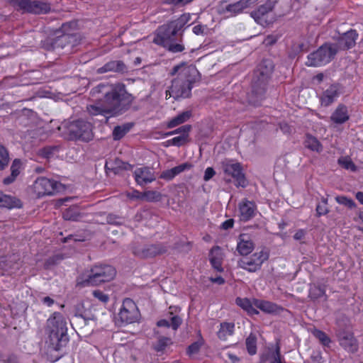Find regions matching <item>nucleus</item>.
Listing matches in <instances>:
<instances>
[{
	"label": "nucleus",
	"instance_id": "obj_26",
	"mask_svg": "<svg viewBox=\"0 0 363 363\" xmlns=\"http://www.w3.org/2000/svg\"><path fill=\"white\" fill-rule=\"evenodd\" d=\"M254 305L267 313H279L284 308L270 301L254 298Z\"/></svg>",
	"mask_w": 363,
	"mask_h": 363
},
{
	"label": "nucleus",
	"instance_id": "obj_2",
	"mask_svg": "<svg viewBox=\"0 0 363 363\" xmlns=\"http://www.w3.org/2000/svg\"><path fill=\"white\" fill-rule=\"evenodd\" d=\"M190 19L189 13H184L178 18L159 26L153 42L171 52H182L185 49L182 43L184 31L189 26Z\"/></svg>",
	"mask_w": 363,
	"mask_h": 363
},
{
	"label": "nucleus",
	"instance_id": "obj_11",
	"mask_svg": "<svg viewBox=\"0 0 363 363\" xmlns=\"http://www.w3.org/2000/svg\"><path fill=\"white\" fill-rule=\"evenodd\" d=\"M33 187L38 197L46 195H53L64 189L61 183L46 177L37 179L34 183Z\"/></svg>",
	"mask_w": 363,
	"mask_h": 363
},
{
	"label": "nucleus",
	"instance_id": "obj_8",
	"mask_svg": "<svg viewBox=\"0 0 363 363\" xmlns=\"http://www.w3.org/2000/svg\"><path fill=\"white\" fill-rule=\"evenodd\" d=\"M271 73H266L256 68L252 79V90L249 95V102L254 106H259L266 92L267 83Z\"/></svg>",
	"mask_w": 363,
	"mask_h": 363
},
{
	"label": "nucleus",
	"instance_id": "obj_30",
	"mask_svg": "<svg viewBox=\"0 0 363 363\" xmlns=\"http://www.w3.org/2000/svg\"><path fill=\"white\" fill-rule=\"evenodd\" d=\"M209 259L212 267L218 272H222L223 254L219 246L213 247L209 253Z\"/></svg>",
	"mask_w": 363,
	"mask_h": 363
},
{
	"label": "nucleus",
	"instance_id": "obj_37",
	"mask_svg": "<svg viewBox=\"0 0 363 363\" xmlns=\"http://www.w3.org/2000/svg\"><path fill=\"white\" fill-rule=\"evenodd\" d=\"M133 123H126L121 125H117L113 130V138L114 140H119L128 133L133 127Z\"/></svg>",
	"mask_w": 363,
	"mask_h": 363
},
{
	"label": "nucleus",
	"instance_id": "obj_5",
	"mask_svg": "<svg viewBox=\"0 0 363 363\" xmlns=\"http://www.w3.org/2000/svg\"><path fill=\"white\" fill-rule=\"evenodd\" d=\"M58 129L62 137L67 140L89 142L94 138L91 123L83 119L64 121Z\"/></svg>",
	"mask_w": 363,
	"mask_h": 363
},
{
	"label": "nucleus",
	"instance_id": "obj_31",
	"mask_svg": "<svg viewBox=\"0 0 363 363\" xmlns=\"http://www.w3.org/2000/svg\"><path fill=\"white\" fill-rule=\"evenodd\" d=\"M21 162L19 159H15L11 166V174L3 179L4 185H9L13 183L20 174Z\"/></svg>",
	"mask_w": 363,
	"mask_h": 363
},
{
	"label": "nucleus",
	"instance_id": "obj_34",
	"mask_svg": "<svg viewBox=\"0 0 363 363\" xmlns=\"http://www.w3.org/2000/svg\"><path fill=\"white\" fill-rule=\"evenodd\" d=\"M235 303L251 315H257L259 313V311L256 309V307L254 305V298L252 301H250L248 298H242L238 297L236 298Z\"/></svg>",
	"mask_w": 363,
	"mask_h": 363
},
{
	"label": "nucleus",
	"instance_id": "obj_24",
	"mask_svg": "<svg viewBox=\"0 0 363 363\" xmlns=\"http://www.w3.org/2000/svg\"><path fill=\"white\" fill-rule=\"evenodd\" d=\"M108 72L125 73L128 72L126 65L121 60L108 62L104 66L97 69V73L104 74Z\"/></svg>",
	"mask_w": 363,
	"mask_h": 363
},
{
	"label": "nucleus",
	"instance_id": "obj_18",
	"mask_svg": "<svg viewBox=\"0 0 363 363\" xmlns=\"http://www.w3.org/2000/svg\"><path fill=\"white\" fill-rule=\"evenodd\" d=\"M134 177L136 183L140 186H144L156 179L154 171L147 167L136 169L134 171Z\"/></svg>",
	"mask_w": 363,
	"mask_h": 363
},
{
	"label": "nucleus",
	"instance_id": "obj_29",
	"mask_svg": "<svg viewBox=\"0 0 363 363\" xmlns=\"http://www.w3.org/2000/svg\"><path fill=\"white\" fill-rule=\"evenodd\" d=\"M330 120L337 124H342L349 120L347 108L343 104H340L330 116Z\"/></svg>",
	"mask_w": 363,
	"mask_h": 363
},
{
	"label": "nucleus",
	"instance_id": "obj_16",
	"mask_svg": "<svg viewBox=\"0 0 363 363\" xmlns=\"http://www.w3.org/2000/svg\"><path fill=\"white\" fill-rule=\"evenodd\" d=\"M358 38L357 32L354 29L342 33L337 39L335 44H332L333 47H335L337 52L339 50H347L353 48L356 44Z\"/></svg>",
	"mask_w": 363,
	"mask_h": 363
},
{
	"label": "nucleus",
	"instance_id": "obj_28",
	"mask_svg": "<svg viewBox=\"0 0 363 363\" xmlns=\"http://www.w3.org/2000/svg\"><path fill=\"white\" fill-rule=\"evenodd\" d=\"M0 207L8 209L19 208L22 207V203L18 198L5 194L0 191Z\"/></svg>",
	"mask_w": 363,
	"mask_h": 363
},
{
	"label": "nucleus",
	"instance_id": "obj_17",
	"mask_svg": "<svg viewBox=\"0 0 363 363\" xmlns=\"http://www.w3.org/2000/svg\"><path fill=\"white\" fill-rule=\"evenodd\" d=\"M223 169L225 174L231 176L235 179L236 186L245 187L247 185V182L240 163L226 162L223 164Z\"/></svg>",
	"mask_w": 363,
	"mask_h": 363
},
{
	"label": "nucleus",
	"instance_id": "obj_64",
	"mask_svg": "<svg viewBox=\"0 0 363 363\" xmlns=\"http://www.w3.org/2000/svg\"><path fill=\"white\" fill-rule=\"evenodd\" d=\"M4 363H18L16 355L11 354L6 359L2 360Z\"/></svg>",
	"mask_w": 363,
	"mask_h": 363
},
{
	"label": "nucleus",
	"instance_id": "obj_4",
	"mask_svg": "<svg viewBox=\"0 0 363 363\" xmlns=\"http://www.w3.org/2000/svg\"><path fill=\"white\" fill-rule=\"evenodd\" d=\"M45 330L48 335L47 343L50 352L60 351L66 347L69 342L67 322L60 313H53L47 320Z\"/></svg>",
	"mask_w": 363,
	"mask_h": 363
},
{
	"label": "nucleus",
	"instance_id": "obj_58",
	"mask_svg": "<svg viewBox=\"0 0 363 363\" xmlns=\"http://www.w3.org/2000/svg\"><path fill=\"white\" fill-rule=\"evenodd\" d=\"M215 174L216 172L213 167H207L203 176L204 181H209Z\"/></svg>",
	"mask_w": 363,
	"mask_h": 363
},
{
	"label": "nucleus",
	"instance_id": "obj_3",
	"mask_svg": "<svg viewBox=\"0 0 363 363\" xmlns=\"http://www.w3.org/2000/svg\"><path fill=\"white\" fill-rule=\"evenodd\" d=\"M171 75L177 74L172 80V84L166 91V98L169 96L177 100L180 98L187 99L191 95L194 84L199 82L200 73L194 65L181 64L174 66Z\"/></svg>",
	"mask_w": 363,
	"mask_h": 363
},
{
	"label": "nucleus",
	"instance_id": "obj_47",
	"mask_svg": "<svg viewBox=\"0 0 363 363\" xmlns=\"http://www.w3.org/2000/svg\"><path fill=\"white\" fill-rule=\"evenodd\" d=\"M313 334L323 345L328 346L331 342L330 337L322 330L315 329Z\"/></svg>",
	"mask_w": 363,
	"mask_h": 363
},
{
	"label": "nucleus",
	"instance_id": "obj_7",
	"mask_svg": "<svg viewBox=\"0 0 363 363\" xmlns=\"http://www.w3.org/2000/svg\"><path fill=\"white\" fill-rule=\"evenodd\" d=\"M271 73H266L256 68L252 79V90L249 95V102L254 106H259L266 92L267 83Z\"/></svg>",
	"mask_w": 363,
	"mask_h": 363
},
{
	"label": "nucleus",
	"instance_id": "obj_9",
	"mask_svg": "<svg viewBox=\"0 0 363 363\" xmlns=\"http://www.w3.org/2000/svg\"><path fill=\"white\" fill-rule=\"evenodd\" d=\"M17 11L34 15L47 14L51 11V4L40 0H9Z\"/></svg>",
	"mask_w": 363,
	"mask_h": 363
},
{
	"label": "nucleus",
	"instance_id": "obj_51",
	"mask_svg": "<svg viewBox=\"0 0 363 363\" xmlns=\"http://www.w3.org/2000/svg\"><path fill=\"white\" fill-rule=\"evenodd\" d=\"M189 135L182 134L179 136L172 138V143L174 146L181 147L189 143Z\"/></svg>",
	"mask_w": 363,
	"mask_h": 363
},
{
	"label": "nucleus",
	"instance_id": "obj_49",
	"mask_svg": "<svg viewBox=\"0 0 363 363\" xmlns=\"http://www.w3.org/2000/svg\"><path fill=\"white\" fill-rule=\"evenodd\" d=\"M144 200L150 202L158 201L160 200L162 195L156 191H147L143 193Z\"/></svg>",
	"mask_w": 363,
	"mask_h": 363
},
{
	"label": "nucleus",
	"instance_id": "obj_39",
	"mask_svg": "<svg viewBox=\"0 0 363 363\" xmlns=\"http://www.w3.org/2000/svg\"><path fill=\"white\" fill-rule=\"evenodd\" d=\"M172 344L171 338L160 336L157 340L152 345V348L157 352H163L166 347Z\"/></svg>",
	"mask_w": 363,
	"mask_h": 363
},
{
	"label": "nucleus",
	"instance_id": "obj_45",
	"mask_svg": "<svg viewBox=\"0 0 363 363\" xmlns=\"http://www.w3.org/2000/svg\"><path fill=\"white\" fill-rule=\"evenodd\" d=\"M106 222L110 225H121L124 223L125 220L123 217L113 213H109L106 216Z\"/></svg>",
	"mask_w": 363,
	"mask_h": 363
},
{
	"label": "nucleus",
	"instance_id": "obj_46",
	"mask_svg": "<svg viewBox=\"0 0 363 363\" xmlns=\"http://www.w3.org/2000/svg\"><path fill=\"white\" fill-rule=\"evenodd\" d=\"M335 201L338 203L344 205L350 209L354 208L356 207L355 202L352 199L345 196H337L335 197Z\"/></svg>",
	"mask_w": 363,
	"mask_h": 363
},
{
	"label": "nucleus",
	"instance_id": "obj_22",
	"mask_svg": "<svg viewBox=\"0 0 363 363\" xmlns=\"http://www.w3.org/2000/svg\"><path fill=\"white\" fill-rule=\"evenodd\" d=\"M133 167V165L125 162L118 158L107 160L105 164V169L106 172H111L114 174H118L123 170H131Z\"/></svg>",
	"mask_w": 363,
	"mask_h": 363
},
{
	"label": "nucleus",
	"instance_id": "obj_61",
	"mask_svg": "<svg viewBox=\"0 0 363 363\" xmlns=\"http://www.w3.org/2000/svg\"><path fill=\"white\" fill-rule=\"evenodd\" d=\"M84 309H86V308H84V306L83 303H77L75 306V308H74V315L76 317L80 318V314L83 313V311Z\"/></svg>",
	"mask_w": 363,
	"mask_h": 363
},
{
	"label": "nucleus",
	"instance_id": "obj_63",
	"mask_svg": "<svg viewBox=\"0 0 363 363\" xmlns=\"http://www.w3.org/2000/svg\"><path fill=\"white\" fill-rule=\"evenodd\" d=\"M234 220L233 219H228L224 221L221 225V228L224 230H228L233 227Z\"/></svg>",
	"mask_w": 363,
	"mask_h": 363
},
{
	"label": "nucleus",
	"instance_id": "obj_23",
	"mask_svg": "<svg viewBox=\"0 0 363 363\" xmlns=\"http://www.w3.org/2000/svg\"><path fill=\"white\" fill-rule=\"evenodd\" d=\"M340 94L339 84L330 85L323 93L320 98L321 104L328 106L333 104Z\"/></svg>",
	"mask_w": 363,
	"mask_h": 363
},
{
	"label": "nucleus",
	"instance_id": "obj_33",
	"mask_svg": "<svg viewBox=\"0 0 363 363\" xmlns=\"http://www.w3.org/2000/svg\"><path fill=\"white\" fill-rule=\"evenodd\" d=\"M192 116L191 111H185L172 118L167 123V128H173L187 121Z\"/></svg>",
	"mask_w": 363,
	"mask_h": 363
},
{
	"label": "nucleus",
	"instance_id": "obj_14",
	"mask_svg": "<svg viewBox=\"0 0 363 363\" xmlns=\"http://www.w3.org/2000/svg\"><path fill=\"white\" fill-rule=\"evenodd\" d=\"M167 252V247L162 243L146 245L143 247H134L133 253L141 259L152 258Z\"/></svg>",
	"mask_w": 363,
	"mask_h": 363
},
{
	"label": "nucleus",
	"instance_id": "obj_6",
	"mask_svg": "<svg viewBox=\"0 0 363 363\" xmlns=\"http://www.w3.org/2000/svg\"><path fill=\"white\" fill-rule=\"evenodd\" d=\"M115 268L108 264L93 266L89 274H83L77 279V286L85 287L88 286H97L113 279L116 277Z\"/></svg>",
	"mask_w": 363,
	"mask_h": 363
},
{
	"label": "nucleus",
	"instance_id": "obj_53",
	"mask_svg": "<svg viewBox=\"0 0 363 363\" xmlns=\"http://www.w3.org/2000/svg\"><path fill=\"white\" fill-rule=\"evenodd\" d=\"M80 318L84 320L85 323H86L89 320H94L95 319V315L91 313L89 308H86L83 311L82 314H80Z\"/></svg>",
	"mask_w": 363,
	"mask_h": 363
},
{
	"label": "nucleus",
	"instance_id": "obj_12",
	"mask_svg": "<svg viewBox=\"0 0 363 363\" xmlns=\"http://www.w3.org/2000/svg\"><path fill=\"white\" fill-rule=\"evenodd\" d=\"M269 258L267 251L261 250L254 253L250 257H245L238 261V266L250 272H255L261 268L262 264Z\"/></svg>",
	"mask_w": 363,
	"mask_h": 363
},
{
	"label": "nucleus",
	"instance_id": "obj_56",
	"mask_svg": "<svg viewBox=\"0 0 363 363\" xmlns=\"http://www.w3.org/2000/svg\"><path fill=\"white\" fill-rule=\"evenodd\" d=\"M93 295L95 298H98L99 301H101L103 303H106L109 299L108 296L105 294L104 292H102L100 290L94 291Z\"/></svg>",
	"mask_w": 363,
	"mask_h": 363
},
{
	"label": "nucleus",
	"instance_id": "obj_57",
	"mask_svg": "<svg viewBox=\"0 0 363 363\" xmlns=\"http://www.w3.org/2000/svg\"><path fill=\"white\" fill-rule=\"evenodd\" d=\"M208 28L206 26L202 25H196L193 28V32L194 34L199 35H206L207 34Z\"/></svg>",
	"mask_w": 363,
	"mask_h": 363
},
{
	"label": "nucleus",
	"instance_id": "obj_44",
	"mask_svg": "<svg viewBox=\"0 0 363 363\" xmlns=\"http://www.w3.org/2000/svg\"><path fill=\"white\" fill-rule=\"evenodd\" d=\"M274 67V63L269 59L262 60L257 67V68L259 69V70L265 72L266 73L269 72L271 74H272L273 72Z\"/></svg>",
	"mask_w": 363,
	"mask_h": 363
},
{
	"label": "nucleus",
	"instance_id": "obj_60",
	"mask_svg": "<svg viewBox=\"0 0 363 363\" xmlns=\"http://www.w3.org/2000/svg\"><path fill=\"white\" fill-rule=\"evenodd\" d=\"M43 48L47 50H56L55 47L52 46V38L45 40L43 43Z\"/></svg>",
	"mask_w": 363,
	"mask_h": 363
},
{
	"label": "nucleus",
	"instance_id": "obj_19",
	"mask_svg": "<svg viewBox=\"0 0 363 363\" xmlns=\"http://www.w3.org/2000/svg\"><path fill=\"white\" fill-rule=\"evenodd\" d=\"M78 44V38L76 34L64 33L52 38V46L56 50L63 49L67 46L74 47Z\"/></svg>",
	"mask_w": 363,
	"mask_h": 363
},
{
	"label": "nucleus",
	"instance_id": "obj_59",
	"mask_svg": "<svg viewBox=\"0 0 363 363\" xmlns=\"http://www.w3.org/2000/svg\"><path fill=\"white\" fill-rule=\"evenodd\" d=\"M328 212H329V210L327 208V206H325L318 204L316 206V213H317L318 217H320L323 215H326L327 213H328Z\"/></svg>",
	"mask_w": 363,
	"mask_h": 363
},
{
	"label": "nucleus",
	"instance_id": "obj_15",
	"mask_svg": "<svg viewBox=\"0 0 363 363\" xmlns=\"http://www.w3.org/2000/svg\"><path fill=\"white\" fill-rule=\"evenodd\" d=\"M275 6V1L268 0L264 4L259 6L255 11L251 12V16L255 21L264 26L273 22V18H269Z\"/></svg>",
	"mask_w": 363,
	"mask_h": 363
},
{
	"label": "nucleus",
	"instance_id": "obj_25",
	"mask_svg": "<svg viewBox=\"0 0 363 363\" xmlns=\"http://www.w3.org/2000/svg\"><path fill=\"white\" fill-rule=\"evenodd\" d=\"M239 210L240 213V220L247 221L255 216L256 205L254 202L245 199L240 203Z\"/></svg>",
	"mask_w": 363,
	"mask_h": 363
},
{
	"label": "nucleus",
	"instance_id": "obj_48",
	"mask_svg": "<svg viewBox=\"0 0 363 363\" xmlns=\"http://www.w3.org/2000/svg\"><path fill=\"white\" fill-rule=\"evenodd\" d=\"M203 344V340L202 338L199 339L198 341L193 342L188 347L186 351L187 354L189 355L197 354L199 352Z\"/></svg>",
	"mask_w": 363,
	"mask_h": 363
},
{
	"label": "nucleus",
	"instance_id": "obj_55",
	"mask_svg": "<svg viewBox=\"0 0 363 363\" xmlns=\"http://www.w3.org/2000/svg\"><path fill=\"white\" fill-rule=\"evenodd\" d=\"M170 319H171L170 326L174 330H177L182 323V318L178 315H174V316L171 317Z\"/></svg>",
	"mask_w": 363,
	"mask_h": 363
},
{
	"label": "nucleus",
	"instance_id": "obj_1",
	"mask_svg": "<svg viewBox=\"0 0 363 363\" xmlns=\"http://www.w3.org/2000/svg\"><path fill=\"white\" fill-rule=\"evenodd\" d=\"M91 94L97 97L94 104L87 106L90 115H101L106 121L126 112L130 107L133 96L123 84H100L91 89Z\"/></svg>",
	"mask_w": 363,
	"mask_h": 363
},
{
	"label": "nucleus",
	"instance_id": "obj_40",
	"mask_svg": "<svg viewBox=\"0 0 363 363\" xmlns=\"http://www.w3.org/2000/svg\"><path fill=\"white\" fill-rule=\"evenodd\" d=\"M235 325L233 323H223L220 324V328L218 332V336L220 339L225 340L227 336L231 335L234 331Z\"/></svg>",
	"mask_w": 363,
	"mask_h": 363
},
{
	"label": "nucleus",
	"instance_id": "obj_38",
	"mask_svg": "<svg viewBox=\"0 0 363 363\" xmlns=\"http://www.w3.org/2000/svg\"><path fill=\"white\" fill-rule=\"evenodd\" d=\"M306 48V45L304 42L298 40L292 43L289 51L288 55L290 58H295L298 54L302 52Z\"/></svg>",
	"mask_w": 363,
	"mask_h": 363
},
{
	"label": "nucleus",
	"instance_id": "obj_36",
	"mask_svg": "<svg viewBox=\"0 0 363 363\" xmlns=\"http://www.w3.org/2000/svg\"><path fill=\"white\" fill-rule=\"evenodd\" d=\"M304 146L317 152H320L323 150V146L319 140L311 134H306V139L304 140Z\"/></svg>",
	"mask_w": 363,
	"mask_h": 363
},
{
	"label": "nucleus",
	"instance_id": "obj_41",
	"mask_svg": "<svg viewBox=\"0 0 363 363\" xmlns=\"http://www.w3.org/2000/svg\"><path fill=\"white\" fill-rule=\"evenodd\" d=\"M10 162L9 152L7 148L0 143V171L4 170Z\"/></svg>",
	"mask_w": 363,
	"mask_h": 363
},
{
	"label": "nucleus",
	"instance_id": "obj_62",
	"mask_svg": "<svg viewBox=\"0 0 363 363\" xmlns=\"http://www.w3.org/2000/svg\"><path fill=\"white\" fill-rule=\"evenodd\" d=\"M167 1L168 3L172 4L175 5V6H179V5L184 6V5H186L187 4L191 3L194 0H167Z\"/></svg>",
	"mask_w": 363,
	"mask_h": 363
},
{
	"label": "nucleus",
	"instance_id": "obj_35",
	"mask_svg": "<svg viewBox=\"0 0 363 363\" xmlns=\"http://www.w3.org/2000/svg\"><path fill=\"white\" fill-rule=\"evenodd\" d=\"M62 218L66 220L77 221L82 218V214L78 206H72L65 210Z\"/></svg>",
	"mask_w": 363,
	"mask_h": 363
},
{
	"label": "nucleus",
	"instance_id": "obj_43",
	"mask_svg": "<svg viewBox=\"0 0 363 363\" xmlns=\"http://www.w3.org/2000/svg\"><path fill=\"white\" fill-rule=\"evenodd\" d=\"M325 291L320 286L313 285L310 288L309 297L313 300H317L325 295Z\"/></svg>",
	"mask_w": 363,
	"mask_h": 363
},
{
	"label": "nucleus",
	"instance_id": "obj_32",
	"mask_svg": "<svg viewBox=\"0 0 363 363\" xmlns=\"http://www.w3.org/2000/svg\"><path fill=\"white\" fill-rule=\"evenodd\" d=\"M245 235H240V241L237 245V250L240 255L246 256L252 252L254 249V244L251 240H245Z\"/></svg>",
	"mask_w": 363,
	"mask_h": 363
},
{
	"label": "nucleus",
	"instance_id": "obj_50",
	"mask_svg": "<svg viewBox=\"0 0 363 363\" xmlns=\"http://www.w3.org/2000/svg\"><path fill=\"white\" fill-rule=\"evenodd\" d=\"M338 163L345 169H350L352 172H355L357 170V167L352 161L351 159L347 157L340 158L338 160Z\"/></svg>",
	"mask_w": 363,
	"mask_h": 363
},
{
	"label": "nucleus",
	"instance_id": "obj_52",
	"mask_svg": "<svg viewBox=\"0 0 363 363\" xmlns=\"http://www.w3.org/2000/svg\"><path fill=\"white\" fill-rule=\"evenodd\" d=\"M271 363H286L282 361V357L280 352V347L277 345L275 350L272 352L271 354Z\"/></svg>",
	"mask_w": 363,
	"mask_h": 363
},
{
	"label": "nucleus",
	"instance_id": "obj_54",
	"mask_svg": "<svg viewBox=\"0 0 363 363\" xmlns=\"http://www.w3.org/2000/svg\"><path fill=\"white\" fill-rule=\"evenodd\" d=\"M191 125H189V124H186V125H182L178 128H177L176 130H173V133L174 134H187L189 135L190 131L191 130Z\"/></svg>",
	"mask_w": 363,
	"mask_h": 363
},
{
	"label": "nucleus",
	"instance_id": "obj_13",
	"mask_svg": "<svg viewBox=\"0 0 363 363\" xmlns=\"http://www.w3.org/2000/svg\"><path fill=\"white\" fill-rule=\"evenodd\" d=\"M139 315L140 313L135 302L128 298L124 299L118 314V320L122 323L129 324L137 321Z\"/></svg>",
	"mask_w": 363,
	"mask_h": 363
},
{
	"label": "nucleus",
	"instance_id": "obj_27",
	"mask_svg": "<svg viewBox=\"0 0 363 363\" xmlns=\"http://www.w3.org/2000/svg\"><path fill=\"white\" fill-rule=\"evenodd\" d=\"M192 167L193 164L191 163L185 162L178 166H176L170 169H167L162 172L160 175V178L167 181H170L177 175L179 174L180 173L183 172L185 170H189Z\"/></svg>",
	"mask_w": 363,
	"mask_h": 363
},
{
	"label": "nucleus",
	"instance_id": "obj_10",
	"mask_svg": "<svg viewBox=\"0 0 363 363\" xmlns=\"http://www.w3.org/2000/svg\"><path fill=\"white\" fill-rule=\"evenodd\" d=\"M337 54V49L330 43H325L316 51L308 55L306 65L308 67H319L330 62Z\"/></svg>",
	"mask_w": 363,
	"mask_h": 363
},
{
	"label": "nucleus",
	"instance_id": "obj_20",
	"mask_svg": "<svg viewBox=\"0 0 363 363\" xmlns=\"http://www.w3.org/2000/svg\"><path fill=\"white\" fill-rule=\"evenodd\" d=\"M337 337L340 345L346 350L351 352H355L357 351V341L352 333L342 331L337 334Z\"/></svg>",
	"mask_w": 363,
	"mask_h": 363
},
{
	"label": "nucleus",
	"instance_id": "obj_21",
	"mask_svg": "<svg viewBox=\"0 0 363 363\" xmlns=\"http://www.w3.org/2000/svg\"><path fill=\"white\" fill-rule=\"evenodd\" d=\"M259 0H238L234 4L226 6L225 10L234 15L245 11L247 9L255 6Z\"/></svg>",
	"mask_w": 363,
	"mask_h": 363
},
{
	"label": "nucleus",
	"instance_id": "obj_42",
	"mask_svg": "<svg viewBox=\"0 0 363 363\" xmlns=\"http://www.w3.org/2000/svg\"><path fill=\"white\" fill-rule=\"evenodd\" d=\"M246 348L250 355L257 352V337L256 335L251 333L245 340Z\"/></svg>",
	"mask_w": 363,
	"mask_h": 363
}]
</instances>
